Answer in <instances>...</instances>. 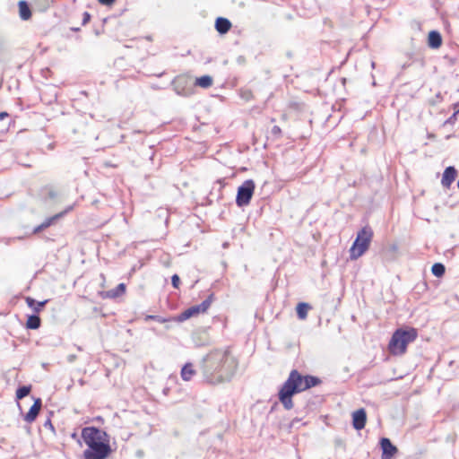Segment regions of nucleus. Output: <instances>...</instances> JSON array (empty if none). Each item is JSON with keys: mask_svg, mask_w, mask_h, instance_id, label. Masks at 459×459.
Here are the masks:
<instances>
[{"mask_svg": "<svg viewBox=\"0 0 459 459\" xmlns=\"http://www.w3.org/2000/svg\"><path fill=\"white\" fill-rule=\"evenodd\" d=\"M320 383L319 378L313 376L303 377L296 369L290 371L289 377L279 391V400L286 410L293 408L292 396Z\"/></svg>", "mask_w": 459, "mask_h": 459, "instance_id": "obj_3", "label": "nucleus"}, {"mask_svg": "<svg viewBox=\"0 0 459 459\" xmlns=\"http://www.w3.org/2000/svg\"><path fill=\"white\" fill-rule=\"evenodd\" d=\"M82 437L88 448L83 451L84 459H107L112 452L109 436L96 427H85Z\"/></svg>", "mask_w": 459, "mask_h": 459, "instance_id": "obj_2", "label": "nucleus"}, {"mask_svg": "<svg viewBox=\"0 0 459 459\" xmlns=\"http://www.w3.org/2000/svg\"><path fill=\"white\" fill-rule=\"evenodd\" d=\"M195 85L202 88H209L212 85V78L210 75H204L195 80Z\"/></svg>", "mask_w": 459, "mask_h": 459, "instance_id": "obj_20", "label": "nucleus"}, {"mask_svg": "<svg viewBox=\"0 0 459 459\" xmlns=\"http://www.w3.org/2000/svg\"><path fill=\"white\" fill-rule=\"evenodd\" d=\"M195 375V370L192 363H186L181 369V377L185 381H189Z\"/></svg>", "mask_w": 459, "mask_h": 459, "instance_id": "obj_15", "label": "nucleus"}, {"mask_svg": "<svg viewBox=\"0 0 459 459\" xmlns=\"http://www.w3.org/2000/svg\"><path fill=\"white\" fill-rule=\"evenodd\" d=\"M429 46L432 48H437L442 44V38L439 32L432 30L429 33L428 38Z\"/></svg>", "mask_w": 459, "mask_h": 459, "instance_id": "obj_14", "label": "nucleus"}, {"mask_svg": "<svg viewBox=\"0 0 459 459\" xmlns=\"http://www.w3.org/2000/svg\"><path fill=\"white\" fill-rule=\"evenodd\" d=\"M101 4H104V5H112L116 0H98Z\"/></svg>", "mask_w": 459, "mask_h": 459, "instance_id": "obj_30", "label": "nucleus"}, {"mask_svg": "<svg viewBox=\"0 0 459 459\" xmlns=\"http://www.w3.org/2000/svg\"><path fill=\"white\" fill-rule=\"evenodd\" d=\"M172 83L178 95L188 96L191 94V81L188 77L184 75L177 76Z\"/></svg>", "mask_w": 459, "mask_h": 459, "instance_id": "obj_7", "label": "nucleus"}, {"mask_svg": "<svg viewBox=\"0 0 459 459\" xmlns=\"http://www.w3.org/2000/svg\"><path fill=\"white\" fill-rule=\"evenodd\" d=\"M456 174H457V171L454 167H452V166L447 167L443 173V177L441 179L442 186L444 187L448 188L452 185V183L455 181Z\"/></svg>", "mask_w": 459, "mask_h": 459, "instance_id": "obj_12", "label": "nucleus"}, {"mask_svg": "<svg viewBox=\"0 0 459 459\" xmlns=\"http://www.w3.org/2000/svg\"><path fill=\"white\" fill-rule=\"evenodd\" d=\"M418 336L414 328L397 329L392 335L388 349L393 355H403L405 353L407 345L416 340Z\"/></svg>", "mask_w": 459, "mask_h": 459, "instance_id": "obj_4", "label": "nucleus"}, {"mask_svg": "<svg viewBox=\"0 0 459 459\" xmlns=\"http://www.w3.org/2000/svg\"><path fill=\"white\" fill-rule=\"evenodd\" d=\"M200 310L199 308L197 307V306H192L190 307L189 308L186 309L185 311H183L179 316H178V321L182 322V321H185V320H187L189 319L190 317L194 316H196L198 314H200Z\"/></svg>", "mask_w": 459, "mask_h": 459, "instance_id": "obj_16", "label": "nucleus"}, {"mask_svg": "<svg viewBox=\"0 0 459 459\" xmlns=\"http://www.w3.org/2000/svg\"><path fill=\"white\" fill-rule=\"evenodd\" d=\"M231 28V22L223 17H218L215 21V29L221 34L227 33Z\"/></svg>", "mask_w": 459, "mask_h": 459, "instance_id": "obj_13", "label": "nucleus"}, {"mask_svg": "<svg viewBox=\"0 0 459 459\" xmlns=\"http://www.w3.org/2000/svg\"><path fill=\"white\" fill-rule=\"evenodd\" d=\"M26 326L28 329L36 330L40 326V318L37 315H31L28 316Z\"/></svg>", "mask_w": 459, "mask_h": 459, "instance_id": "obj_19", "label": "nucleus"}, {"mask_svg": "<svg viewBox=\"0 0 459 459\" xmlns=\"http://www.w3.org/2000/svg\"><path fill=\"white\" fill-rule=\"evenodd\" d=\"M41 406H42L41 399L35 398L34 403L32 404V406L30 408L29 411L24 416V420L27 421L28 423L33 422L37 419V417L39 413V411L41 409Z\"/></svg>", "mask_w": 459, "mask_h": 459, "instance_id": "obj_10", "label": "nucleus"}, {"mask_svg": "<svg viewBox=\"0 0 459 459\" xmlns=\"http://www.w3.org/2000/svg\"><path fill=\"white\" fill-rule=\"evenodd\" d=\"M310 306L307 303H299L297 306V315L299 319H306Z\"/></svg>", "mask_w": 459, "mask_h": 459, "instance_id": "obj_21", "label": "nucleus"}, {"mask_svg": "<svg viewBox=\"0 0 459 459\" xmlns=\"http://www.w3.org/2000/svg\"><path fill=\"white\" fill-rule=\"evenodd\" d=\"M238 368V361L229 349L211 351L201 362L204 380L212 385L230 381Z\"/></svg>", "mask_w": 459, "mask_h": 459, "instance_id": "obj_1", "label": "nucleus"}, {"mask_svg": "<svg viewBox=\"0 0 459 459\" xmlns=\"http://www.w3.org/2000/svg\"><path fill=\"white\" fill-rule=\"evenodd\" d=\"M126 291V285L124 283H119L115 289L108 291L107 296L108 298H117Z\"/></svg>", "mask_w": 459, "mask_h": 459, "instance_id": "obj_22", "label": "nucleus"}, {"mask_svg": "<svg viewBox=\"0 0 459 459\" xmlns=\"http://www.w3.org/2000/svg\"><path fill=\"white\" fill-rule=\"evenodd\" d=\"M212 303V296L208 297L204 299L201 304L196 305L201 313H204L211 306Z\"/></svg>", "mask_w": 459, "mask_h": 459, "instance_id": "obj_26", "label": "nucleus"}, {"mask_svg": "<svg viewBox=\"0 0 459 459\" xmlns=\"http://www.w3.org/2000/svg\"><path fill=\"white\" fill-rule=\"evenodd\" d=\"M91 20V15L89 13L87 12H84L83 13V18H82V25H85L86 23H88Z\"/></svg>", "mask_w": 459, "mask_h": 459, "instance_id": "obj_29", "label": "nucleus"}, {"mask_svg": "<svg viewBox=\"0 0 459 459\" xmlns=\"http://www.w3.org/2000/svg\"><path fill=\"white\" fill-rule=\"evenodd\" d=\"M255 188V185L252 179L245 180L243 184L238 186L236 196V204L238 207L249 204L254 195Z\"/></svg>", "mask_w": 459, "mask_h": 459, "instance_id": "obj_6", "label": "nucleus"}, {"mask_svg": "<svg viewBox=\"0 0 459 459\" xmlns=\"http://www.w3.org/2000/svg\"><path fill=\"white\" fill-rule=\"evenodd\" d=\"M30 391H31V385H22V386H20L16 390V399L17 400H21V399L26 397L27 395H29Z\"/></svg>", "mask_w": 459, "mask_h": 459, "instance_id": "obj_24", "label": "nucleus"}, {"mask_svg": "<svg viewBox=\"0 0 459 459\" xmlns=\"http://www.w3.org/2000/svg\"><path fill=\"white\" fill-rule=\"evenodd\" d=\"M373 238V230L370 227H363L357 234L356 239L350 249V257L356 260L360 257L369 247Z\"/></svg>", "mask_w": 459, "mask_h": 459, "instance_id": "obj_5", "label": "nucleus"}, {"mask_svg": "<svg viewBox=\"0 0 459 459\" xmlns=\"http://www.w3.org/2000/svg\"><path fill=\"white\" fill-rule=\"evenodd\" d=\"M49 195H50V197H52V198L55 196V195L52 192H50Z\"/></svg>", "mask_w": 459, "mask_h": 459, "instance_id": "obj_33", "label": "nucleus"}, {"mask_svg": "<svg viewBox=\"0 0 459 459\" xmlns=\"http://www.w3.org/2000/svg\"><path fill=\"white\" fill-rule=\"evenodd\" d=\"M45 427H48L50 429L54 430V427L50 421V420H48L45 424H44Z\"/></svg>", "mask_w": 459, "mask_h": 459, "instance_id": "obj_31", "label": "nucleus"}, {"mask_svg": "<svg viewBox=\"0 0 459 459\" xmlns=\"http://www.w3.org/2000/svg\"><path fill=\"white\" fill-rule=\"evenodd\" d=\"M380 445L382 448V459H391L397 453L396 446H394L387 437H382Z\"/></svg>", "mask_w": 459, "mask_h": 459, "instance_id": "obj_8", "label": "nucleus"}, {"mask_svg": "<svg viewBox=\"0 0 459 459\" xmlns=\"http://www.w3.org/2000/svg\"><path fill=\"white\" fill-rule=\"evenodd\" d=\"M271 134L275 138H279L281 136V130L280 126H273L272 130H271Z\"/></svg>", "mask_w": 459, "mask_h": 459, "instance_id": "obj_27", "label": "nucleus"}, {"mask_svg": "<svg viewBox=\"0 0 459 459\" xmlns=\"http://www.w3.org/2000/svg\"><path fill=\"white\" fill-rule=\"evenodd\" d=\"M75 359H76V356H75V355H69V356L67 357V360H68L70 363L74 362V361L75 360Z\"/></svg>", "mask_w": 459, "mask_h": 459, "instance_id": "obj_32", "label": "nucleus"}, {"mask_svg": "<svg viewBox=\"0 0 459 459\" xmlns=\"http://www.w3.org/2000/svg\"><path fill=\"white\" fill-rule=\"evenodd\" d=\"M9 117V114L7 112H1L0 113V134L4 133L7 131L9 123H7L5 120Z\"/></svg>", "mask_w": 459, "mask_h": 459, "instance_id": "obj_25", "label": "nucleus"}, {"mask_svg": "<svg viewBox=\"0 0 459 459\" xmlns=\"http://www.w3.org/2000/svg\"><path fill=\"white\" fill-rule=\"evenodd\" d=\"M72 207H69L67 210H65L63 212L57 213L52 217L47 218L40 225L37 226L33 230V234H38L40 231L46 230L47 228L50 227L52 224H54L59 218H61L65 213H66L68 211H70Z\"/></svg>", "mask_w": 459, "mask_h": 459, "instance_id": "obj_11", "label": "nucleus"}, {"mask_svg": "<svg viewBox=\"0 0 459 459\" xmlns=\"http://www.w3.org/2000/svg\"><path fill=\"white\" fill-rule=\"evenodd\" d=\"M19 13L20 17L23 21H27L31 16V12L30 9V6L25 1H20L19 2Z\"/></svg>", "mask_w": 459, "mask_h": 459, "instance_id": "obj_17", "label": "nucleus"}, {"mask_svg": "<svg viewBox=\"0 0 459 459\" xmlns=\"http://www.w3.org/2000/svg\"><path fill=\"white\" fill-rule=\"evenodd\" d=\"M431 272L436 277H442L446 273L445 265L441 263H436L432 265Z\"/></svg>", "mask_w": 459, "mask_h": 459, "instance_id": "obj_23", "label": "nucleus"}, {"mask_svg": "<svg viewBox=\"0 0 459 459\" xmlns=\"http://www.w3.org/2000/svg\"><path fill=\"white\" fill-rule=\"evenodd\" d=\"M366 422L367 413L363 408L359 409L352 413V426L355 429L360 430L364 429Z\"/></svg>", "mask_w": 459, "mask_h": 459, "instance_id": "obj_9", "label": "nucleus"}, {"mask_svg": "<svg viewBox=\"0 0 459 459\" xmlns=\"http://www.w3.org/2000/svg\"><path fill=\"white\" fill-rule=\"evenodd\" d=\"M47 302H48V300L37 302L34 299H32L30 297L26 298L27 305L37 313L41 311L42 307L47 304Z\"/></svg>", "mask_w": 459, "mask_h": 459, "instance_id": "obj_18", "label": "nucleus"}, {"mask_svg": "<svg viewBox=\"0 0 459 459\" xmlns=\"http://www.w3.org/2000/svg\"><path fill=\"white\" fill-rule=\"evenodd\" d=\"M171 283L173 285L174 288L178 289L179 287V284H180V278L178 274H174L172 277H171Z\"/></svg>", "mask_w": 459, "mask_h": 459, "instance_id": "obj_28", "label": "nucleus"}]
</instances>
